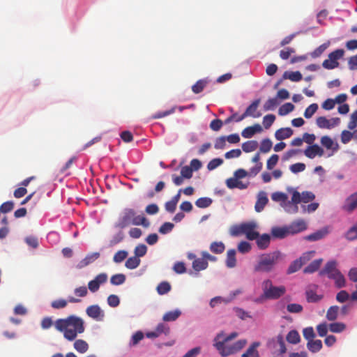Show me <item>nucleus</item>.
<instances>
[{
	"instance_id": "obj_1",
	"label": "nucleus",
	"mask_w": 357,
	"mask_h": 357,
	"mask_svg": "<svg viewBox=\"0 0 357 357\" xmlns=\"http://www.w3.org/2000/svg\"><path fill=\"white\" fill-rule=\"evenodd\" d=\"M54 327L58 331L63 333L64 338L68 341L75 340L79 334L85 331L84 319L76 315L56 319Z\"/></svg>"
},
{
	"instance_id": "obj_2",
	"label": "nucleus",
	"mask_w": 357,
	"mask_h": 357,
	"mask_svg": "<svg viewBox=\"0 0 357 357\" xmlns=\"http://www.w3.org/2000/svg\"><path fill=\"white\" fill-rule=\"evenodd\" d=\"M223 332L217 334L213 340V346L222 357H227L239 352L247 344L245 339L238 340L231 343L229 341L222 339Z\"/></svg>"
},
{
	"instance_id": "obj_3",
	"label": "nucleus",
	"mask_w": 357,
	"mask_h": 357,
	"mask_svg": "<svg viewBox=\"0 0 357 357\" xmlns=\"http://www.w3.org/2000/svg\"><path fill=\"white\" fill-rule=\"evenodd\" d=\"M280 256L281 252L280 251L259 255L257 262L254 266V271L255 273H269L272 271Z\"/></svg>"
},
{
	"instance_id": "obj_4",
	"label": "nucleus",
	"mask_w": 357,
	"mask_h": 357,
	"mask_svg": "<svg viewBox=\"0 0 357 357\" xmlns=\"http://www.w3.org/2000/svg\"><path fill=\"white\" fill-rule=\"evenodd\" d=\"M319 275H326L329 279L333 280L337 288H342L346 286L344 276L337 268V262L335 260L328 261L324 268L320 271Z\"/></svg>"
},
{
	"instance_id": "obj_5",
	"label": "nucleus",
	"mask_w": 357,
	"mask_h": 357,
	"mask_svg": "<svg viewBox=\"0 0 357 357\" xmlns=\"http://www.w3.org/2000/svg\"><path fill=\"white\" fill-rule=\"evenodd\" d=\"M130 225H142L144 227H148L150 223L143 215H137L133 209L126 208L119 225L120 227L124 228Z\"/></svg>"
},
{
	"instance_id": "obj_6",
	"label": "nucleus",
	"mask_w": 357,
	"mask_h": 357,
	"mask_svg": "<svg viewBox=\"0 0 357 357\" xmlns=\"http://www.w3.org/2000/svg\"><path fill=\"white\" fill-rule=\"evenodd\" d=\"M262 297L266 299L275 300L280 298L286 292V288L284 286L275 287L273 285L271 280H266L262 282Z\"/></svg>"
},
{
	"instance_id": "obj_7",
	"label": "nucleus",
	"mask_w": 357,
	"mask_h": 357,
	"mask_svg": "<svg viewBox=\"0 0 357 357\" xmlns=\"http://www.w3.org/2000/svg\"><path fill=\"white\" fill-rule=\"evenodd\" d=\"M344 50L342 49H337L331 52L328 54V59H326L322 63V66L325 69L332 70L339 66L338 60L343 57Z\"/></svg>"
},
{
	"instance_id": "obj_8",
	"label": "nucleus",
	"mask_w": 357,
	"mask_h": 357,
	"mask_svg": "<svg viewBox=\"0 0 357 357\" xmlns=\"http://www.w3.org/2000/svg\"><path fill=\"white\" fill-rule=\"evenodd\" d=\"M314 253V251L306 252L303 253L298 259H296L292 261L287 269V274H292L300 270L303 265L310 260Z\"/></svg>"
},
{
	"instance_id": "obj_9",
	"label": "nucleus",
	"mask_w": 357,
	"mask_h": 357,
	"mask_svg": "<svg viewBox=\"0 0 357 357\" xmlns=\"http://www.w3.org/2000/svg\"><path fill=\"white\" fill-rule=\"evenodd\" d=\"M260 99L255 100L245 109V112L239 116L236 121L239 122L243 121L248 116H252L253 118H259L261 116V112H257V108L260 104Z\"/></svg>"
},
{
	"instance_id": "obj_10",
	"label": "nucleus",
	"mask_w": 357,
	"mask_h": 357,
	"mask_svg": "<svg viewBox=\"0 0 357 357\" xmlns=\"http://www.w3.org/2000/svg\"><path fill=\"white\" fill-rule=\"evenodd\" d=\"M258 225L254 221L244 222L243 234L245 235L247 239L253 241L259 237V232L256 231Z\"/></svg>"
},
{
	"instance_id": "obj_11",
	"label": "nucleus",
	"mask_w": 357,
	"mask_h": 357,
	"mask_svg": "<svg viewBox=\"0 0 357 357\" xmlns=\"http://www.w3.org/2000/svg\"><path fill=\"white\" fill-rule=\"evenodd\" d=\"M107 280V275L105 273H100L96 275L93 280H91L88 283L89 289L91 292H96L99 289L100 286L105 283Z\"/></svg>"
},
{
	"instance_id": "obj_12",
	"label": "nucleus",
	"mask_w": 357,
	"mask_h": 357,
	"mask_svg": "<svg viewBox=\"0 0 357 357\" xmlns=\"http://www.w3.org/2000/svg\"><path fill=\"white\" fill-rule=\"evenodd\" d=\"M86 313L89 317L96 321H102L105 317L104 312L98 305H92L87 307Z\"/></svg>"
},
{
	"instance_id": "obj_13",
	"label": "nucleus",
	"mask_w": 357,
	"mask_h": 357,
	"mask_svg": "<svg viewBox=\"0 0 357 357\" xmlns=\"http://www.w3.org/2000/svg\"><path fill=\"white\" fill-rule=\"evenodd\" d=\"M290 235L302 232L307 229V224L303 219H298L287 226Z\"/></svg>"
},
{
	"instance_id": "obj_14",
	"label": "nucleus",
	"mask_w": 357,
	"mask_h": 357,
	"mask_svg": "<svg viewBox=\"0 0 357 357\" xmlns=\"http://www.w3.org/2000/svg\"><path fill=\"white\" fill-rule=\"evenodd\" d=\"M168 335L169 333V327L163 323H160L153 331L146 333V335L149 338H155L161 334Z\"/></svg>"
},
{
	"instance_id": "obj_15",
	"label": "nucleus",
	"mask_w": 357,
	"mask_h": 357,
	"mask_svg": "<svg viewBox=\"0 0 357 357\" xmlns=\"http://www.w3.org/2000/svg\"><path fill=\"white\" fill-rule=\"evenodd\" d=\"M357 208V192L349 196L342 206V209L351 213Z\"/></svg>"
},
{
	"instance_id": "obj_16",
	"label": "nucleus",
	"mask_w": 357,
	"mask_h": 357,
	"mask_svg": "<svg viewBox=\"0 0 357 357\" xmlns=\"http://www.w3.org/2000/svg\"><path fill=\"white\" fill-rule=\"evenodd\" d=\"M68 302L79 303L81 300L73 296H68V301L63 298L53 301L51 303V307L54 309H62L67 306Z\"/></svg>"
},
{
	"instance_id": "obj_17",
	"label": "nucleus",
	"mask_w": 357,
	"mask_h": 357,
	"mask_svg": "<svg viewBox=\"0 0 357 357\" xmlns=\"http://www.w3.org/2000/svg\"><path fill=\"white\" fill-rule=\"evenodd\" d=\"M324 153V150L317 144L308 146L304 151L305 156L311 159L316 155L322 156Z\"/></svg>"
},
{
	"instance_id": "obj_18",
	"label": "nucleus",
	"mask_w": 357,
	"mask_h": 357,
	"mask_svg": "<svg viewBox=\"0 0 357 357\" xmlns=\"http://www.w3.org/2000/svg\"><path fill=\"white\" fill-rule=\"evenodd\" d=\"M268 202L266 192L261 191L257 195V199L255 205L257 212H261Z\"/></svg>"
},
{
	"instance_id": "obj_19",
	"label": "nucleus",
	"mask_w": 357,
	"mask_h": 357,
	"mask_svg": "<svg viewBox=\"0 0 357 357\" xmlns=\"http://www.w3.org/2000/svg\"><path fill=\"white\" fill-rule=\"evenodd\" d=\"M262 128L259 123H256L252 126L244 128L241 132V135L244 138H251L257 132H261Z\"/></svg>"
},
{
	"instance_id": "obj_20",
	"label": "nucleus",
	"mask_w": 357,
	"mask_h": 357,
	"mask_svg": "<svg viewBox=\"0 0 357 357\" xmlns=\"http://www.w3.org/2000/svg\"><path fill=\"white\" fill-rule=\"evenodd\" d=\"M271 235L275 238L282 239L290 235L287 226L273 227L271 229Z\"/></svg>"
},
{
	"instance_id": "obj_21",
	"label": "nucleus",
	"mask_w": 357,
	"mask_h": 357,
	"mask_svg": "<svg viewBox=\"0 0 357 357\" xmlns=\"http://www.w3.org/2000/svg\"><path fill=\"white\" fill-rule=\"evenodd\" d=\"M328 234V229L327 227L322 228L321 229L317 230L315 232L307 235L305 237V239L309 241H316L324 238Z\"/></svg>"
},
{
	"instance_id": "obj_22",
	"label": "nucleus",
	"mask_w": 357,
	"mask_h": 357,
	"mask_svg": "<svg viewBox=\"0 0 357 357\" xmlns=\"http://www.w3.org/2000/svg\"><path fill=\"white\" fill-rule=\"evenodd\" d=\"M260 346V342H252L247 350L241 355V357H260L258 347Z\"/></svg>"
},
{
	"instance_id": "obj_23",
	"label": "nucleus",
	"mask_w": 357,
	"mask_h": 357,
	"mask_svg": "<svg viewBox=\"0 0 357 357\" xmlns=\"http://www.w3.org/2000/svg\"><path fill=\"white\" fill-rule=\"evenodd\" d=\"M99 257L100 253L98 252L87 255L84 259L79 261V263L77 265V268H82L88 266L89 264H91L92 262L98 259Z\"/></svg>"
},
{
	"instance_id": "obj_24",
	"label": "nucleus",
	"mask_w": 357,
	"mask_h": 357,
	"mask_svg": "<svg viewBox=\"0 0 357 357\" xmlns=\"http://www.w3.org/2000/svg\"><path fill=\"white\" fill-rule=\"evenodd\" d=\"M226 185L229 189L238 188L241 190L247 188L248 185V183H243L242 181L234 178H229L227 179Z\"/></svg>"
},
{
	"instance_id": "obj_25",
	"label": "nucleus",
	"mask_w": 357,
	"mask_h": 357,
	"mask_svg": "<svg viewBox=\"0 0 357 357\" xmlns=\"http://www.w3.org/2000/svg\"><path fill=\"white\" fill-rule=\"evenodd\" d=\"M257 247L261 250L266 249L270 245L271 237L267 234H259V237L255 239Z\"/></svg>"
},
{
	"instance_id": "obj_26",
	"label": "nucleus",
	"mask_w": 357,
	"mask_h": 357,
	"mask_svg": "<svg viewBox=\"0 0 357 357\" xmlns=\"http://www.w3.org/2000/svg\"><path fill=\"white\" fill-rule=\"evenodd\" d=\"M292 135L293 130L291 128H282L275 132V137L278 140H283L290 137Z\"/></svg>"
},
{
	"instance_id": "obj_27",
	"label": "nucleus",
	"mask_w": 357,
	"mask_h": 357,
	"mask_svg": "<svg viewBox=\"0 0 357 357\" xmlns=\"http://www.w3.org/2000/svg\"><path fill=\"white\" fill-rule=\"evenodd\" d=\"M323 261L322 259H318L312 261L308 266H307L304 270L303 272L305 273H312L317 271L320 266L321 265V263Z\"/></svg>"
},
{
	"instance_id": "obj_28",
	"label": "nucleus",
	"mask_w": 357,
	"mask_h": 357,
	"mask_svg": "<svg viewBox=\"0 0 357 357\" xmlns=\"http://www.w3.org/2000/svg\"><path fill=\"white\" fill-rule=\"evenodd\" d=\"M208 261L204 257L195 259L192 262V268L196 271H200L206 269L208 267Z\"/></svg>"
},
{
	"instance_id": "obj_29",
	"label": "nucleus",
	"mask_w": 357,
	"mask_h": 357,
	"mask_svg": "<svg viewBox=\"0 0 357 357\" xmlns=\"http://www.w3.org/2000/svg\"><path fill=\"white\" fill-rule=\"evenodd\" d=\"M226 265L228 268H234L236 265V250H229L227 252Z\"/></svg>"
},
{
	"instance_id": "obj_30",
	"label": "nucleus",
	"mask_w": 357,
	"mask_h": 357,
	"mask_svg": "<svg viewBox=\"0 0 357 357\" xmlns=\"http://www.w3.org/2000/svg\"><path fill=\"white\" fill-rule=\"evenodd\" d=\"M307 348L312 353L319 351L322 348V342L320 340H311L307 343Z\"/></svg>"
},
{
	"instance_id": "obj_31",
	"label": "nucleus",
	"mask_w": 357,
	"mask_h": 357,
	"mask_svg": "<svg viewBox=\"0 0 357 357\" xmlns=\"http://www.w3.org/2000/svg\"><path fill=\"white\" fill-rule=\"evenodd\" d=\"M287 341L293 344H296L300 342L301 337L298 332L296 330L290 331L286 337Z\"/></svg>"
},
{
	"instance_id": "obj_32",
	"label": "nucleus",
	"mask_w": 357,
	"mask_h": 357,
	"mask_svg": "<svg viewBox=\"0 0 357 357\" xmlns=\"http://www.w3.org/2000/svg\"><path fill=\"white\" fill-rule=\"evenodd\" d=\"M181 314V312L179 310L169 311L163 315L162 320L164 321H174L180 317Z\"/></svg>"
},
{
	"instance_id": "obj_33",
	"label": "nucleus",
	"mask_w": 357,
	"mask_h": 357,
	"mask_svg": "<svg viewBox=\"0 0 357 357\" xmlns=\"http://www.w3.org/2000/svg\"><path fill=\"white\" fill-rule=\"evenodd\" d=\"M258 147V142L255 140H250L242 144V150L245 153L255 151Z\"/></svg>"
},
{
	"instance_id": "obj_34",
	"label": "nucleus",
	"mask_w": 357,
	"mask_h": 357,
	"mask_svg": "<svg viewBox=\"0 0 357 357\" xmlns=\"http://www.w3.org/2000/svg\"><path fill=\"white\" fill-rule=\"evenodd\" d=\"M284 79H289L292 82H299L302 79V74L299 71L295 72H284L283 75Z\"/></svg>"
},
{
	"instance_id": "obj_35",
	"label": "nucleus",
	"mask_w": 357,
	"mask_h": 357,
	"mask_svg": "<svg viewBox=\"0 0 357 357\" xmlns=\"http://www.w3.org/2000/svg\"><path fill=\"white\" fill-rule=\"evenodd\" d=\"M74 348L77 351L83 354L85 353L89 349V344L83 340H77L74 342Z\"/></svg>"
},
{
	"instance_id": "obj_36",
	"label": "nucleus",
	"mask_w": 357,
	"mask_h": 357,
	"mask_svg": "<svg viewBox=\"0 0 357 357\" xmlns=\"http://www.w3.org/2000/svg\"><path fill=\"white\" fill-rule=\"evenodd\" d=\"M340 308L337 305L330 307L326 312V319L329 321H334L337 318Z\"/></svg>"
},
{
	"instance_id": "obj_37",
	"label": "nucleus",
	"mask_w": 357,
	"mask_h": 357,
	"mask_svg": "<svg viewBox=\"0 0 357 357\" xmlns=\"http://www.w3.org/2000/svg\"><path fill=\"white\" fill-rule=\"evenodd\" d=\"M244 222L239 225H234L229 229V234L232 236H238L243 234Z\"/></svg>"
},
{
	"instance_id": "obj_38",
	"label": "nucleus",
	"mask_w": 357,
	"mask_h": 357,
	"mask_svg": "<svg viewBox=\"0 0 357 357\" xmlns=\"http://www.w3.org/2000/svg\"><path fill=\"white\" fill-rule=\"evenodd\" d=\"M280 104L278 98H269L264 105L265 111L274 110Z\"/></svg>"
},
{
	"instance_id": "obj_39",
	"label": "nucleus",
	"mask_w": 357,
	"mask_h": 357,
	"mask_svg": "<svg viewBox=\"0 0 357 357\" xmlns=\"http://www.w3.org/2000/svg\"><path fill=\"white\" fill-rule=\"evenodd\" d=\"M140 259L136 256L129 257L126 263L125 266L128 269H135L140 264Z\"/></svg>"
},
{
	"instance_id": "obj_40",
	"label": "nucleus",
	"mask_w": 357,
	"mask_h": 357,
	"mask_svg": "<svg viewBox=\"0 0 357 357\" xmlns=\"http://www.w3.org/2000/svg\"><path fill=\"white\" fill-rule=\"evenodd\" d=\"M225 246L222 242H213L210 245V250L215 254H221L224 252Z\"/></svg>"
},
{
	"instance_id": "obj_41",
	"label": "nucleus",
	"mask_w": 357,
	"mask_h": 357,
	"mask_svg": "<svg viewBox=\"0 0 357 357\" xmlns=\"http://www.w3.org/2000/svg\"><path fill=\"white\" fill-rule=\"evenodd\" d=\"M316 123L319 128H332V125H331V121H329V119H327L325 116H319L317 118Z\"/></svg>"
},
{
	"instance_id": "obj_42",
	"label": "nucleus",
	"mask_w": 357,
	"mask_h": 357,
	"mask_svg": "<svg viewBox=\"0 0 357 357\" xmlns=\"http://www.w3.org/2000/svg\"><path fill=\"white\" fill-rule=\"evenodd\" d=\"M329 45H330L329 41L321 45L317 48H316L312 52L310 53L311 56L312 58L319 57L325 52V50L328 47Z\"/></svg>"
},
{
	"instance_id": "obj_43",
	"label": "nucleus",
	"mask_w": 357,
	"mask_h": 357,
	"mask_svg": "<svg viewBox=\"0 0 357 357\" xmlns=\"http://www.w3.org/2000/svg\"><path fill=\"white\" fill-rule=\"evenodd\" d=\"M346 328V325L341 322H334L328 325V329L333 333H341Z\"/></svg>"
},
{
	"instance_id": "obj_44",
	"label": "nucleus",
	"mask_w": 357,
	"mask_h": 357,
	"mask_svg": "<svg viewBox=\"0 0 357 357\" xmlns=\"http://www.w3.org/2000/svg\"><path fill=\"white\" fill-rule=\"evenodd\" d=\"M294 109V105L291 102H287L279 108L278 114L280 116H284L292 112Z\"/></svg>"
},
{
	"instance_id": "obj_45",
	"label": "nucleus",
	"mask_w": 357,
	"mask_h": 357,
	"mask_svg": "<svg viewBox=\"0 0 357 357\" xmlns=\"http://www.w3.org/2000/svg\"><path fill=\"white\" fill-rule=\"evenodd\" d=\"M207 84V81L204 79L198 80L194 85L192 86V91L193 93L197 94L201 93L204 89L206 87Z\"/></svg>"
},
{
	"instance_id": "obj_46",
	"label": "nucleus",
	"mask_w": 357,
	"mask_h": 357,
	"mask_svg": "<svg viewBox=\"0 0 357 357\" xmlns=\"http://www.w3.org/2000/svg\"><path fill=\"white\" fill-rule=\"evenodd\" d=\"M212 199L209 197H201L197 199L195 205L200 208H205L211 206Z\"/></svg>"
},
{
	"instance_id": "obj_47",
	"label": "nucleus",
	"mask_w": 357,
	"mask_h": 357,
	"mask_svg": "<svg viewBox=\"0 0 357 357\" xmlns=\"http://www.w3.org/2000/svg\"><path fill=\"white\" fill-rule=\"evenodd\" d=\"M273 146V143L270 139L266 138L261 142L259 151L261 153H266L271 151Z\"/></svg>"
},
{
	"instance_id": "obj_48",
	"label": "nucleus",
	"mask_w": 357,
	"mask_h": 357,
	"mask_svg": "<svg viewBox=\"0 0 357 357\" xmlns=\"http://www.w3.org/2000/svg\"><path fill=\"white\" fill-rule=\"evenodd\" d=\"M126 276L124 274L118 273L112 275L110 278V282L113 285H120L125 282Z\"/></svg>"
},
{
	"instance_id": "obj_49",
	"label": "nucleus",
	"mask_w": 357,
	"mask_h": 357,
	"mask_svg": "<svg viewBox=\"0 0 357 357\" xmlns=\"http://www.w3.org/2000/svg\"><path fill=\"white\" fill-rule=\"evenodd\" d=\"M171 290V285L168 282H162L157 287V291L160 295H164Z\"/></svg>"
},
{
	"instance_id": "obj_50",
	"label": "nucleus",
	"mask_w": 357,
	"mask_h": 357,
	"mask_svg": "<svg viewBox=\"0 0 357 357\" xmlns=\"http://www.w3.org/2000/svg\"><path fill=\"white\" fill-rule=\"evenodd\" d=\"M345 238L349 241L357 239V222L347 231Z\"/></svg>"
},
{
	"instance_id": "obj_51",
	"label": "nucleus",
	"mask_w": 357,
	"mask_h": 357,
	"mask_svg": "<svg viewBox=\"0 0 357 357\" xmlns=\"http://www.w3.org/2000/svg\"><path fill=\"white\" fill-rule=\"evenodd\" d=\"M318 109V105L317 103H312L310 105H309L305 110L304 112V116L306 119L311 118L314 114L317 112Z\"/></svg>"
},
{
	"instance_id": "obj_52",
	"label": "nucleus",
	"mask_w": 357,
	"mask_h": 357,
	"mask_svg": "<svg viewBox=\"0 0 357 357\" xmlns=\"http://www.w3.org/2000/svg\"><path fill=\"white\" fill-rule=\"evenodd\" d=\"M321 298V296L317 295L312 290H309L306 291V299L309 303H315L320 301Z\"/></svg>"
},
{
	"instance_id": "obj_53",
	"label": "nucleus",
	"mask_w": 357,
	"mask_h": 357,
	"mask_svg": "<svg viewBox=\"0 0 357 357\" xmlns=\"http://www.w3.org/2000/svg\"><path fill=\"white\" fill-rule=\"evenodd\" d=\"M251 245L247 241H241L238 245V250L242 254H245L251 250Z\"/></svg>"
},
{
	"instance_id": "obj_54",
	"label": "nucleus",
	"mask_w": 357,
	"mask_h": 357,
	"mask_svg": "<svg viewBox=\"0 0 357 357\" xmlns=\"http://www.w3.org/2000/svg\"><path fill=\"white\" fill-rule=\"evenodd\" d=\"M296 50L294 48H292V47H286L282 50H280V57L282 59V60H287L288 59L290 56L295 53Z\"/></svg>"
},
{
	"instance_id": "obj_55",
	"label": "nucleus",
	"mask_w": 357,
	"mask_h": 357,
	"mask_svg": "<svg viewBox=\"0 0 357 357\" xmlns=\"http://www.w3.org/2000/svg\"><path fill=\"white\" fill-rule=\"evenodd\" d=\"M351 299V295L345 290H341L336 295V300L339 303H344Z\"/></svg>"
},
{
	"instance_id": "obj_56",
	"label": "nucleus",
	"mask_w": 357,
	"mask_h": 357,
	"mask_svg": "<svg viewBox=\"0 0 357 357\" xmlns=\"http://www.w3.org/2000/svg\"><path fill=\"white\" fill-rule=\"evenodd\" d=\"M147 252V247L144 244H139L135 247L134 252L137 257H144Z\"/></svg>"
},
{
	"instance_id": "obj_57",
	"label": "nucleus",
	"mask_w": 357,
	"mask_h": 357,
	"mask_svg": "<svg viewBox=\"0 0 357 357\" xmlns=\"http://www.w3.org/2000/svg\"><path fill=\"white\" fill-rule=\"evenodd\" d=\"M275 120L274 114H267L263 118V125L266 129L269 128Z\"/></svg>"
},
{
	"instance_id": "obj_58",
	"label": "nucleus",
	"mask_w": 357,
	"mask_h": 357,
	"mask_svg": "<svg viewBox=\"0 0 357 357\" xmlns=\"http://www.w3.org/2000/svg\"><path fill=\"white\" fill-rule=\"evenodd\" d=\"M303 309V306L298 303H290L287 305V310L290 313H300Z\"/></svg>"
},
{
	"instance_id": "obj_59",
	"label": "nucleus",
	"mask_w": 357,
	"mask_h": 357,
	"mask_svg": "<svg viewBox=\"0 0 357 357\" xmlns=\"http://www.w3.org/2000/svg\"><path fill=\"white\" fill-rule=\"evenodd\" d=\"M128 256V252L126 250H119L115 253L113 260L116 263L122 262Z\"/></svg>"
},
{
	"instance_id": "obj_60",
	"label": "nucleus",
	"mask_w": 357,
	"mask_h": 357,
	"mask_svg": "<svg viewBox=\"0 0 357 357\" xmlns=\"http://www.w3.org/2000/svg\"><path fill=\"white\" fill-rule=\"evenodd\" d=\"M279 157L276 154L272 155L267 160L266 167L268 169L271 170L277 165Z\"/></svg>"
},
{
	"instance_id": "obj_61",
	"label": "nucleus",
	"mask_w": 357,
	"mask_h": 357,
	"mask_svg": "<svg viewBox=\"0 0 357 357\" xmlns=\"http://www.w3.org/2000/svg\"><path fill=\"white\" fill-rule=\"evenodd\" d=\"M144 338V334L141 331H137L132 336L131 341L130 342V346L137 345Z\"/></svg>"
},
{
	"instance_id": "obj_62",
	"label": "nucleus",
	"mask_w": 357,
	"mask_h": 357,
	"mask_svg": "<svg viewBox=\"0 0 357 357\" xmlns=\"http://www.w3.org/2000/svg\"><path fill=\"white\" fill-rule=\"evenodd\" d=\"M303 335L305 339L310 341L315 337V333L312 327H307L303 329Z\"/></svg>"
},
{
	"instance_id": "obj_63",
	"label": "nucleus",
	"mask_w": 357,
	"mask_h": 357,
	"mask_svg": "<svg viewBox=\"0 0 357 357\" xmlns=\"http://www.w3.org/2000/svg\"><path fill=\"white\" fill-rule=\"evenodd\" d=\"M223 163L221 158H214L211 160L207 165V169L210 171L215 169Z\"/></svg>"
},
{
	"instance_id": "obj_64",
	"label": "nucleus",
	"mask_w": 357,
	"mask_h": 357,
	"mask_svg": "<svg viewBox=\"0 0 357 357\" xmlns=\"http://www.w3.org/2000/svg\"><path fill=\"white\" fill-rule=\"evenodd\" d=\"M174 227V225L173 223L169 222H165L159 228V232L162 234H166L170 232L173 229Z\"/></svg>"
}]
</instances>
